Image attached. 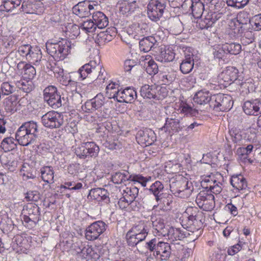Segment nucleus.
<instances>
[{
  "mask_svg": "<svg viewBox=\"0 0 261 261\" xmlns=\"http://www.w3.org/2000/svg\"><path fill=\"white\" fill-rule=\"evenodd\" d=\"M221 17L220 13L209 12L198 22L201 29H207Z\"/></svg>",
  "mask_w": 261,
  "mask_h": 261,
  "instance_id": "21",
  "label": "nucleus"
},
{
  "mask_svg": "<svg viewBox=\"0 0 261 261\" xmlns=\"http://www.w3.org/2000/svg\"><path fill=\"white\" fill-rule=\"evenodd\" d=\"M233 105L230 95L219 93L212 96L210 107L216 111H224L230 110Z\"/></svg>",
  "mask_w": 261,
  "mask_h": 261,
  "instance_id": "5",
  "label": "nucleus"
},
{
  "mask_svg": "<svg viewBox=\"0 0 261 261\" xmlns=\"http://www.w3.org/2000/svg\"><path fill=\"white\" fill-rule=\"evenodd\" d=\"M185 213L187 216L188 219L199 218V216L201 215L197 207L192 206L188 207Z\"/></svg>",
  "mask_w": 261,
  "mask_h": 261,
  "instance_id": "52",
  "label": "nucleus"
},
{
  "mask_svg": "<svg viewBox=\"0 0 261 261\" xmlns=\"http://www.w3.org/2000/svg\"><path fill=\"white\" fill-rule=\"evenodd\" d=\"M15 139L12 137H7L3 139L1 143V147L5 151L14 149L16 146Z\"/></svg>",
  "mask_w": 261,
  "mask_h": 261,
  "instance_id": "46",
  "label": "nucleus"
},
{
  "mask_svg": "<svg viewBox=\"0 0 261 261\" xmlns=\"http://www.w3.org/2000/svg\"><path fill=\"white\" fill-rule=\"evenodd\" d=\"M249 2V0H227V4L232 7L241 9L246 6Z\"/></svg>",
  "mask_w": 261,
  "mask_h": 261,
  "instance_id": "51",
  "label": "nucleus"
},
{
  "mask_svg": "<svg viewBox=\"0 0 261 261\" xmlns=\"http://www.w3.org/2000/svg\"><path fill=\"white\" fill-rule=\"evenodd\" d=\"M213 53L215 59H218L219 60L223 59L227 54L226 49H224V44L220 45H219L214 48Z\"/></svg>",
  "mask_w": 261,
  "mask_h": 261,
  "instance_id": "50",
  "label": "nucleus"
},
{
  "mask_svg": "<svg viewBox=\"0 0 261 261\" xmlns=\"http://www.w3.org/2000/svg\"><path fill=\"white\" fill-rule=\"evenodd\" d=\"M224 46L226 53L231 55H238L241 50V46L238 43H225Z\"/></svg>",
  "mask_w": 261,
  "mask_h": 261,
  "instance_id": "47",
  "label": "nucleus"
},
{
  "mask_svg": "<svg viewBox=\"0 0 261 261\" xmlns=\"http://www.w3.org/2000/svg\"><path fill=\"white\" fill-rule=\"evenodd\" d=\"M156 40L152 36H148L141 39L139 42V46L141 50L144 52L149 51L156 43Z\"/></svg>",
  "mask_w": 261,
  "mask_h": 261,
  "instance_id": "31",
  "label": "nucleus"
},
{
  "mask_svg": "<svg viewBox=\"0 0 261 261\" xmlns=\"http://www.w3.org/2000/svg\"><path fill=\"white\" fill-rule=\"evenodd\" d=\"M173 201L172 196L170 194L163 195L159 197L158 205H154L153 208L159 206L160 209L164 211H167L171 208V204Z\"/></svg>",
  "mask_w": 261,
  "mask_h": 261,
  "instance_id": "29",
  "label": "nucleus"
},
{
  "mask_svg": "<svg viewBox=\"0 0 261 261\" xmlns=\"http://www.w3.org/2000/svg\"><path fill=\"white\" fill-rule=\"evenodd\" d=\"M123 191V196L127 201L133 202L138 194L139 189L135 186H132L126 188Z\"/></svg>",
  "mask_w": 261,
  "mask_h": 261,
  "instance_id": "40",
  "label": "nucleus"
},
{
  "mask_svg": "<svg viewBox=\"0 0 261 261\" xmlns=\"http://www.w3.org/2000/svg\"><path fill=\"white\" fill-rule=\"evenodd\" d=\"M146 244L148 249L153 251V255L158 259L166 260L170 257L171 249L169 243L159 241L156 238H153Z\"/></svg>",
  "mask_w": 261,
  "mask_h": 261,
  "instance_id": "3",
  "label": "nucleus"
},
{
  "mask_svg": "<svg viewBox=\"0 0 261 261\" xmlns=\"http://www.w3.org/2000/svg\"><path fill=\"white\" fill-rule=\"evenodd\" d=\"M189 184V181L187 178L181 177L176 181H172L170 184V187L171 190L175 193H178L179 194L182 192L187 191V194H191L192 190L190 189Z\"/></svg>",
  "mask_w": 261,
  "mask_h": 261,
  "instance_id": "16",
  "label": "nucleus"
},
{
  "mask_svg": "<svg viewBox=\"0 0 261 261\" xmlns=\"http://www.w3.org/2000/svg\"><path fill=\"white\" fill-rule=\"evenodd\" d=\"M33 11L32 14H36L40 15L44 12V9L42 3H36L34 2V7H33Z\"/></svg>",
  "mask_w": 261,
  "mask_h": 261,
  "instance_id": "62",
  "label": "nucleus"
},
{
  "mask_svg": "<svg viewBox=\"0 0 261 261\" xmlns=\"http://www.w3.org/2000/svg\"><path fill=\"white\" fill-rule=\"evenodd\" d=\"M231 184L233 187L238 190L244 189L247 186L246 179L241 174L232 176L231 179Z\"/></svg>",
  "mask_w": 261,
  "mask_h": 261,
  "instance_id": "33",
  "label": "nucleus"
},
{
  "mask_svg": "<svg viewBox=\"0 0 261 261\" xmlns=\"http://www.w3.org/2000/svg\"><path fill=\"white\" fill-rule=\"evenodd\" d=\"M260 106L261 102L257 100L253 101H247L244 103L243 110L247 115H257L260 111Z\"/></svg>",
  "mask_w": 261,
  "mask_h": 261,
  "instance_id": "24",
  "label": "nucleus"
},
{
  "mask_svg": "<svg viewBox=\"0 0 261 261\" xmlns=\"http://www.w3.org/2000/svg\"><path fill=\"white\" fill-rule=\"evenodd\" d=\"M91 15L92 20L97 28L103 29L108 25V19L102 12L93 10Z\"/></svg>",
  "mask_w": 261,
  "mask_h": 261,
  "instance_id": "22",
  "label": "nucleus"
},
{
  "mask_svg": "<svg viewBox=\"0 0 261 261\" xmlns=\"http://www.w3.org/2000/svg\"><path fill=\"white\" fill-rule=\"evenodd\" d=\"M90 100L93 103L94 108L95 110H97L101 108L104 104L105 98L102 94L99 93Z\"/></svg>",
  "mask_w": 261,
  "mask_h": 261,
  "instance_id": "49",
  "label": "nucleus"
},
{
  "mask_svg": "<svg viewBox=\"0 0 261 261\" xmlns=\"http://www.w3.org/2000/svg\"><path fill=\"white\" fill-rule=\"evenodd\" d=\"M202 223L199 218L188 219L186 228L188 231L192 232H197L200 229Z\"/></svg>",
  "mask_w": 261,
  "mask_h": 261,
  "instance_id": "36",
  "label": "nucleus"
},
{
  "mask_svg": "<svg viewBox=\"0 0 261 261\" xmlns=\"http://www.w3.org/2000/svg\"><path fill=\"white\" fill-rule=\"evenodd\" d=\"M131 176L127 172H116L112 176V181L116 184H120L130 179Z\"/></svg>",
  "mask_w": 261,
  "mask_h": 261,
  "instance_id": "43",
  "label": "nucleus"
},
{
  "mask_svg": "<svg viewBox=\"0 0 261 261\" xmlns=\"http://www.w3.org/2000/svg\"><path fill=\"white\" fill-rule=\"evenodd\" d=\"M42 123L44 126L49 128L59 127L63 123L61 115L55 111H49L42 116Z\"/></svg>",
  "mask_w": 261,
  "mask_h": 261,
  "instance_id": "10",
  "label": "nucleus"
},
{
  "mask_svg": "<svg viewBox=\"0 0 261 261\" xmlns=\"http://www.w3.org/2000/svg\"><path fill=\"white\" fill-rule=\"evenodd\" d=\"M17 101L12 99H8L5 103V110L9 113H14L17 110Z\"/></svg>",
  "mask_w": 261,
  "mask_h": 261,
  "instance_id": "54",
  "label": "nucleus"
},
{
  "mask_svg": "<svg viewBox=\"0 0 261 261\" xmlns=\"http://www.w3.org/2000/svg\"><path fill=\"white\" fill-rule=\"evenodd\" d=\"M99 151V147L93 142L81 144L75 149V153L81 159L96 157Z\"/></svg>",
  "mask_w": 261,
  "mask_h": 261,
  "instance_id": "7",
  "label": "nucleus"
},
{
  "mask_svg": "<svg viewBox=\"0 0 261 261\" xmlns=\"http://www.w3.org/2000/svg\"><path fill=\"white\" fill-rule=\"evenodd\" d=\"M97 7V4L94 2L91 4L89 2H83L73 7V12L80 17H86L91 15L93 10H96Z\"/></svg>",
  "mask_w": 261,
  "mask_h": 261,
  "instance_id": "13",
  "label": "nucleus"
},
{
  "mask_svg": "<svg viewBox=\"0 0 261 261\" xmlns=\"http://www.w3.org/2000/svg\"><path fill=\"white\" fill-rule=\"evenodd\" d=\"M17 86L25 93H29L33 89L32 82L30 80H21L17 82Z\"/></svg>",
  "mask_w": 261,
  "mask_h": 261,
  "instance_id": "48",
  "label": "nucleus"
},
{
  "mask_svg": "<svg viewBox=\"0 0 261 261\" xmlns=\"http://www.w3.org/2000/svg\"><path fill=\"white\" fill-rule=\"evenodd\" d=\"M192 14L195 18H198L202 16L204 11L203 4L198 1L192 2L191 6Z\"/></svg>",
  "mask_w": 261,
  "mask_h": 261,
  "instance_id": "38",
  "label": "nucleus"
},
{
  "mask_svg": "<svg viewBox=\"0 0 261 261\" xmlns=\"http://www.w3.org/2000/svg\"><path fill=\"white\" fill-rule=\"evenodd\" d=\"M212 98V96L208 91L201 90L196 93L193 100L195 102L199 105H204L208 102L210 105Z\"/></svg>",
  "mask_w": 261,
  "mask_h": 261,
  "instance_id": "28",
  "label": "nucleus"
},
{
  "mask_svg": "<svg viewBox=\"0 0 261 261\" xmlns=\"http://www.w3.org/2000/svg\"><path fill=\"white\" fill-rule=\"evenodd\" d=\"M43 95L45 100L53 108L56 109L61 106V96L55 86H49L45 88Z\"/></svg>",
  "mask_w": 261,
  "mask_h": 261,
  "instance_id": "9",
  "label": "nucleus"
},
{
  "mask_svg": "<svg viewBox=\"0 0 261 261\" xmlns=\"http://www.w3.org/2000/svg\"><path fill=\"white\" fill-rule=\"evenodd\" d=\"M26 59L29 62L35 63L40 61L42 58L40 49L37 46H32Z\"/></svg>",
  "mask_w": 261,
  "mask_h": 261,
  "instance_id": "34",
  "label": "nucleus"
},
{
  "mask_svg": "<svg viewBox=\"0 0 261 261\" xmlns=\"http://www.w3.org/2000/svg\"><path fill=\"white\" fill-rule=\"evenodd\" d=\"M34 1L31 0L24 1L22 4V11L28 14H32L33 10Z\"/></svg>",
  "mask_w": 261,
  "mask_h": 261,
  "instance_id": "53",
  "label": "nucleus"
},
{
  "mask_svg": "<svg viewBox=\"0 0 261 261\" xmlns=\"http://www.w3.org/2000/svg\"><path fill=\"white\" fill-rule=\"evenodd\" d=\"M106 230V224L101 221H98L92 223L86 230L85 237L89 241H93Z\"/></svg>",
  "mask_w": 261,
  "mask_h": 261,
  "instance_id": "11",
  "label": "nucleus"
},
{
  "mask_svg": "<svg viewBox=\"0 0 261 261\" xmlns=\"http://www.w3.org/2000/svg\"><path fill=\"white\" fill-rule=\"evenodd\" d=\"M3 3L0 6V10L9 12L19 6L21 0H3Z\"/></svg>",
  "mask_w": 261,
  "mask_h": 261,
  "instance_id": "39",
  "label": "nucleus"
},
{
  "mask_svg": "<svg viewBox=\"0 0 261 261\" xmlns=\"http://www.w3.org/2000/svg\"><path fill=\"white\" fill-rule=\"evenodd\" d=\"M69 45L66 40L58 42L47 41L46 43L47 51L57 60H63L68 54Z\"/></svg>",
  "mask_w": 261,
  "mask_h": 261,
  "instance_id": "4",
  "label": "nucleus"
},
{
  "mask_svg": "<svg viewBox=\"0 0 261 261\" xmlns=\"http://www.w3.org/2000/svg\"><path fill=\"white\" fill-rule=\"evenodd\" d=\"M137 97L136 91L132 88H127L118 92L116 99L119 102H131Z\"/></svg>",
  "mask_w": 261,
  "mask_h": 261,
  "instance_id": "19",
  "label": "nucleus"
},
{
  "mask_svg": "<svg viewBox=\"0 0 261 261\" xmlns=\"http://www.w3.org/2000/svg\"><path fill=\"white\" fill-rule=\"evenodd\" d=\"M167 235L169 238L174 240H181L186 237V233L180 228L170 227Z\"/></svg>",
  "mask_w": 261,
  "mask_h": 261,
  "instance_id": "37",
  "label": "nucleus"
},
{
  "mask_svg": "<svg viewBox=\"0 0 261 261\" xmlns=\"http://www.w3.org/2000/svg\"><path fill=\"white\" fill-rule=\"evenodd\" d=\"M128 231L131 232V233L134 234H137L138 233L146 232L147 230L145 224L143 223H140L137 225L134 226Z\"/></svg>",
  "mask_w": 261,
  "mask_h": 261,
  "instance_id": "58",
  "label": "nucleus"
},
{
  "mask_svg": "<svg viewBox=\"0 0 261 261\" xmlns=\"http://www.w3.org/2000/svg\"><path fill=\"white\" fill-rule=\"evenodd\" d=\"M132 180L138 182L139 183H140L143 187H145L148 180L141 175H138L134 176Z\"/></svg>",
  "mask_w": 261,
  "mask_h": 261,
  "instance_id": "64",
  "label": "nucleus"
},
{
  "mask_svg": "<svg viewBox=\"0 0 261 261\" xmlns=\"http://www.w3.org/2000/svg\"><path fill=\"white\" fill-rule=\"evenodd\" d=\"M163 189L164 186L162 182L156 181L150 186L149 190L154 195L156 200L159 201V197L163 195Z\"/></svg>",
  "mask_w": 261,
  "mask_h": 261,
  "instance_id": "41",
  "label": "nucleus"
},
{
  "mask_svg": "<svg viewBox=\"0 0 261 261\" xmlns=\"http://www.w3.org/2000/svg\"><path fill=\"white\" fill-rule=\"evenodd\" d=\"M165 4L160 0H150L147 5V14L149 18L156 21L162 16L164 9Z\"/></svg>",
  "mask_w": 261,
  "mask_h": 261,
  "instance_id": "8",
  "label": "nucleus"
},
{
  "mask_svg": "<svg viewBox=\"0 0 261 261\" xmlns=\"http://www.w3.org/2000/svg\"><path fill=\"white\" fill-rule=\"evenodd\" d=\"M238 78V70L233 67H228L219 75L220 82L224 85H229Z\"/></svg>",
  "mask_w": 261,
  "mask_h": 261,
  "instance_id": "15",
  "label": "nucleus"
},
{
  "mask_svg": "<svg viewBox=\"0 0 261 261\" xmlns=\"http://www.w3.org/2000/svg\"><path fill=\"white\" fill-rule=\"evenodd\" d=\"M159 88L160 90L166 91L165 88L157 87L155 85H145L140 89V94L144 98H155L158 97L157 92L159 91L158 90Z\"/></svg>",
  "mask_w": 261,
  "mask_h": 261,
  "instance_id": "20",
  "label": "nucleus"
},
{
  "mask_svg": "<svg viewBox=\"0 0 261 261\" xmlns=\"http://www.w3.org/2000/svg\"><path fill=\"white\" fill-rule=\"evenodd\" d=\"M80 28L85 31L87 33H93L95 31L97 27L95 26V24L94 23L92 19L84 21L80 23L79 26L77 25H72V29L76 31L73 35L76 36L79 34V30Z\"/></svg>",
  "mask_w": 261,
  "mask_h": 261,
  "instance_id": "26",
  "label": "nucleus"
},
{
  "mask_svg": "<svg viewBox=\"0 0 261 261\" xmlns=\"http://www.w3.org/2000/svg\"><path fill=\"white\" fill-rule=\"evenodd\" d=\"M126 238L127 243L129 246H134L139 243V241L137 239V237L135 234L131 233V232H127L126 233Z\"/></svg>",
  "mask_w": 261,
  "mask_h": 261,
  "instance_id": "61",
  "label": "nucleus"
},
{
  "mask_svg": "<svg viewBox=\"0 0 261 261\" xmlns=\"http://www.w3.org/2000/svg\"><path fill=\"white\" fill-rule=\"evenodd\" d=\"M25 198L28 201H38L40 197V194L37 191H32L27 193Z\"/></svg>",
  "mask_w": 261,
  "mask_h": 261,
  "instance_id": "59",
  "label": "nucleus"
},
{
  "mask_svg": "<svg viewBox=\"0 0 261 261\" xmlns=\"http://www.w3.org/2000/svg\"><path fill=\"white\" fill-rule=\"evenodd\" d=\"M14 87L8 82L3 83L0 87L1 94L9 95L13 92Z\"/></svg>",
  "mask_w": 261,
  "mask_h": 261,
  "instance_id": "56",
  "label": "nucleus"
},
{
  "mask_svg": "<svg viewBox=\"0 0 261 261\" xmlns=\"http://www.w3.org/2000/svg\"><path fill=\"white\" fill-rule=\"evenodd\" d=\"M217 177L214 174L205 176L201 181V185L203 188L209 190L217 182Z\"/></svg>",
  "mask_w": 261,
  "mask_h": 261,
  "instance_id": "42",
  "label": "nucleus"
},
{
  "mask_svg": "<svg viewBox=\"0 0 261 261\" xmlns=\"http://www.w3.org/2000/svg\"><path fill=\"white\" fill-rule=\"evenodd\" d=\"M196 202L199 207L205 211H211L215 207L214 196L204 192H200L197 196Z\"/></svg>",
  "mask_w": 261,
  "mask_h": 261,
  "instance_id": "12",
  "label": "nucleus"
},
{
  "mask_svg": "<svg viewBox=\"0 0 261 261\" xmlns=\"http://www.w3.org/2000/svg\"><path fill=\"white\" fill-rule=\"evenodd\" d=\"M141 65L145 68L146 72L150 75H154L158 73L159 69L156 63L149 55L142 56L141 58Z\"/></svg>",
  "mask_w": 261,
  "mask_h": 261,
  "instance_id": "18",
  "label": "nucleus"
},
{
  "mask_svg": "<svg viewBox=\"0 0 261 261\" xmlns=\"http://www.w3.org/2000/svg\"><path fill=\"white\" fill-rule=\"evenodd\" d=\"M42 180L48 184H53L54 182V172L53 168L50 166H44L40 170Z\"/></svg>",
  "mask_w": 261,
  "mask_h": 261,
  "instance_id": "32",
  "label": "nucleus"
},
{
  "mask_svg": "<svg viewBox=\"0 0 261 261\" xmlns=\"http://www.w3.org/2000/svg\"><path fill=\"white\" fill-rule=\"evenodd\" d=\"M136 65V62L133 60H126L124 63V69L125 71H130L133 67Z\"/></svg>",
  "mask_w": 261,
  "mask_h": 261,
  "instance_id": "63",
  "label": "nucleus"
},
{
  "mask_svg": "<svg viewBox=\"0 0 261 261\" xmlns=\"http://www.w3.org/2000/svg\"><path fill=\"white\" fill-rule=\"evenodd\" d=\"M18 69H23L22 76L26 80H32L36 75V69L29 64H24V62H19L17 66Z\"/></svg>",
  "mask_w": 261,
  "mask_h": 261,
  "instance_id": "25",
  "label": "nucleus"
},
{
  "mask_svg": "<svg viewBox=\"0 0 261 261\" xmlns=\"http://www.w3.org/2000/svg\"><path fill=\"white\" fill-rule=\"evenodd\" d=\"M22 214L23 219L25 223L32 222L35 224L39 219V208L37 205L30 204L23 208Z\"/></svg>",
  "mask_w": 261,
  "mask_h": 261,
  "instance_id": "14",
  "label": "nucleus"
},
{
  "mask_svg": "<svg viewBox=\"0 0 261 261\" xmlns=\"http://www.w3.org/2000/svg\"><path fill=\"white\" fill-rule=\"evenodd\" d=\"M232 141L236 144H240L243 140V136L241 133L237 129H232L230 131Z\"/></svg>",
  "mask_w": 261,
  "mask_h": 261,
  "instance_id": "55",
  "label": "nucleus"
},
{
  "mask_svg": "<svg viewBox=\"0 0 261 261\" xmlns=\"http://www.w3.org/2000/svg\"><path fill=\"white\" fill-rule=\"evenodd\" d=\"M153 134L151 130L139 132L136 138L139 143L148 146L154 142Z\"/></svg>",
  "mask_w": 261,
  "mask_h": 261,
  "instance_id": "23",
  "label": "nucleus"
},
{
  "mask_svg": "<svg viewBox=\"0 0 261 261\" xmlns=\"http://www.w3.org/2000/svg\"><path fill=\"white\" fill-rule=\"evenodd\" d=\"M78 72L83 80L87 77L91 81L96 79L105 81L106 78L105 69L100 65L95 66L93 62L85 64L79 69Z\"/></svg>",
  "mask_w": 261,
  "mask_h": 261,
  "instance_id": "2",
  "label": "nucleus"
},
{
  "mask_svg": "<svg viewBox=\"0 0 261 261\" xmlns=\"http://www.w3.org/2000/svg\"><path fill=\"white\" fill-rule=\"evenodd\" d=\"M251 23L254 30H261V13L253 16L251 20Z\"/></svg>",
  "mask_w": 261,
  "mask_h": 261,
  "instance_id": "57",
  "label": "nucleus"
},
{
  "mask_svg": "<svg viewBox=\"0 0 261 261\" xmlns=\"http://www.w3.org/2000/svg\"><path fill=\"white\" fill-rule=\"evenodd\" d=\"M108 192L102 188H95L90 190L88 197L100 201L107 197Z\"/></svg>",
  "mask_w": 261,
  "mask_h": 261,
  "instance_id": "35",
  "label": "nucleus"
},
{
  "mask_svg": "<svg viewBox=\"0 0 261 261\" xmlns=\"http://www.w3.org/2000/svg\"><path fill=\"white\" fill-rule=\"evenodd\" d=\"M181 119L177 113H173L171 116L166 118V122L164 126L159 129V133L168 132L169 134H174L180 132L184 127L181 123Z\"/></svg>",
  "mask_w": 261,
  "mask_h": 261,
  "instance_id": "6",
  "label": "nucleus"
},
{
  "mask_svg": "<svg viewBox=\"0 0 261 261\" xmlns=\"http://www.w3.org/2000/svg\"><path fill=\"white\" fill-rule=\"evenodd\" d=\"M175 54L170 48H161L159 54L156 56V59L161 62H168L173 60Z\"/></svg>",
  "mask_w": 261,
  "mask_h": 261,
  "instance_id": "27",
  "label": "nucleus"
},
{
  "mask_svg": "<svg viewBox=\"0 0 261 261\" xmlns=\"http://www.w3.org/2000/svg\"><path fill=\"white\" fill-rule=\"evenodd\" d=\"M117 7L122 14L128 15L135 11L137 5L135 1L121 0L118 2Z\"/></svg>",
  "mask_w": 261,
  "mask_h": 261,
  "instance_id": "17",
  "label": "nucleus"
},
{
  "mask_svg": "<svg viewBox=\"0 0 261 261\" xmlns=\"http://www.w3.org/2000/svg\"><path fill=\"white\" fill-rule=\"evenodd\" d=\"M31 47L32 46L30 44H23L19 47L18 51L21 56L25 57L26 58Z\"/></svg>",
  "mask_w": 261,
  "mask_h": 261,
  "instance_id": "60",
  "label": "nucleus"
},
{
  "mask_svg": "<svg viewBox=\"0 0 261 261\" xmlns=\"http://www.w3.org/2000/svg\"><path fill=\"white\" fill-rule=\"evenodd\" d=\"M193 55H186L185 58L180 65V70L184 74H187L191 72L194 67Z\"/></svg>",
  "mask_w": 261,
  "mask_h": 261,
  "instance_id": "30",
  "label": "nucleus"
},
{
  "mask_svg": "<svg viewBox=\"0 0 261 261\" xmlns=\"http://www.w3.org/2000/svg\"><path fill=\"white\" fill-rule=\"evenodd\" d=\"M153 227L159 232L165 235L166 231L164 230L165 224L163 220L161 218H156L155 216L151 217V218Z\"/></svg>",
  "mask_w": 261,
  "mask_h": 261,
  "instance_id": "44",
  "label": "nucleus"
},
{
  "mask_svg": "<svg viewBox=\"0 0 261 261\" xmlns=\"http://www.w3.org/2000/svg\"><path fill=\"white\" fill-rule=\"evenodd\" d=\"M119 85L117 83L114 82L110 83L106 87L107 94L109 98H116L118 92L120 90H118Z\"/></svg>",
  "mask_w": 261,
  "mask_h": 261,
  "instance_id": "45",
  "label": "nucleus"
},
{
  "mask_svg": "<svg viewBox=\"0 0 261 261\" xmlns=\"http://www.w3.org/2000/svg\"><path fill=\"white\" fill-rule=\"evenodd\" d=\"M38 126L34 121L24 123L17 130L15 139L22 146H28L31 144L37 137Z\"/></svg>",
  "mask_w": 261,
  "mask_h": 261,
  "instance_id": "1",
  "label": "nucleus"
}]
</instances>
